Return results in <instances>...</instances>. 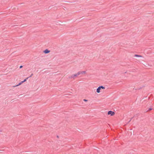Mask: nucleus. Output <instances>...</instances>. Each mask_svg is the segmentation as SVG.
I'll return each mask as SVG.
<instances>
[{
    "label": "nucleus",
    "mask_w": 154,
    "mask_h": 154,
    "mask_svg": "<svg viewBox=\"0 0 154 154\" xmlns=\"http://www.w3.org/2000/svg\"><path fill=\"white\" fill-rule=\"evenodd\" d=\"M50 52V51L48 50V49H46L44 51V52L45 54H47L49 53Z\"/></svg>",
    "instance_id": "f03ea898"
},
{
    "label": "nucleus",
    "mask_w": 154,
    "mask_h": 154,
    "mask_svg": "<svg viewBox=\"0 0 154 154\" xmlns=\"http://www.w3.org/2000/svg\"><path fill=\"white\" fill-rule=\"evenodd\" d=\"M23 83V82H20L18 85L14 86V87H16V86H18L20 85H21L22 83Z\"/></svg>",
    "instance_id": "39448f33"
},
{
    "label": "nucleus",
    "mask_w": 154,
    "mask_h": 154,
    "mask_svg": "<svg viewBox=\"0 0 154 154\" xmlns=\"http://www.w3.org/2000/svg\"><path fill=\"white\" fill-rule=\"evenodd\" d=\"M28 78H29V77H27V78H26V79H25L23 81H22V82H23H23H26V80L28 79Z\"/></svg>",
    "instance_id": "423d86ee"
},
{
    "label": "nucleus",
    "mask_w": 154,
    "mask_h": 154,
    "mask_svg": "<svg viewBox=\"0 0 154 154\" xmlns=\"http://www.w3.org/2000/svg\"><path fill=\"white\" fill-rule=\"evenodd\" d=\"M33 75V74L32 73V74L31 75H30L29 77H29H29H32Z\"/></svg>",
    "instance_id": "9b49d317"
},
{
    "label": "nucleus",
    "mask_w": 154,
    "mask_h": 154,
    "mask_svg": "<svg viewBox=\"0 0 154 154\" xmlns=\"http://www.w3.org/2000/svg\"><path fill=\"white\" fill-rule=\"evenodd\" d=\"M83 100L84 101H86V102L88 101V100H86V99H84Z\"/></svg>",
    "instance_id": "ddd939ff"
},
{
    "label": "nucleus",
    "mask_w": 154,
    "mask_h": 154,
    "mask_svg": "<svg viewBox=\"0 0 154 154\" xmlns=\"http://www.w3.org/2000/svg\"><path fill=\"white\" fill-rule=\"evenodd\" d=\"M134 56L136 57H142V56L141 55H137V54H135L134 55Z\"/></svg>",
    "instance_id": "20e7f679"
},
{
    "label": "nucleus",
    "mask_w": 154,
    "mask_h": 154,
    "mask_svg": "<svg viewBox=\"0 0 154 154\" xmlns=\"http://www.w3.org/2000/svg\"><path fill=\"white\" fill-rule=\"evenodd\" d=\"M115 114L114 112L111 111H109L108 112V115H110L111 116H113Z\"/></svg>",
    "instance_id": "f257e3e1"
},
{
    "label": "nucleus",
    "mask_w": 154,
    "mask_h": 154,
    "mask_svg": "<svg viewBox=\"0 0 154 154\" xmlns=\"http://www.w3.org/2000/svg\"><path fill=\"white\" fill-rule=\"evenodd\" d=\"M22 67H23V66H20V68H21Z\"/></svg>",
    "instance_id": "4468645a"
},
{
    "label": "nucleus",
    "mask_w": 154,
    "mask_h": 154,
    "mask_svg": "<svg viewBox=\"0 0 154 154\" xmlns=\"http://www.w3.org/2000/svg\"><path fill=\"white\" fill-rule=\"evenodd\" d=\"M81 74H83V73H85V71H81Z\"/></svg>",
    "instance_id": "1a4fd4ad"
},
{
    "label": "nucleus",
    "mask_w": 154,
    "mask_h": 154,
    "mask_svg": "<svg viewBox=\"0 0 154 154\" xmlns=\"http://www.w3.org/2000/svg\"><path fill=\"white\" fill-rule=\"evenodd\" d=\"M81 71L80 72H78V73H76L77 74V75H79L81 73Z\"/></svg>",
    "instance_id": "6e6552de"
},
{
    "label": "nucleus",
    "mask_w": 154,
    "mask_h": 154,
    "mask_svg": "<svg viewBox=\"0 0 154 154\" xmlns=\"http://www.w3.org/2000/svg\"><path fill=\"white\" fill-rule=\"evenodd\" d=\"M152 109L151 108H150L149 109V110H152Z\"/></svg>",
    "instance_id": "2eb2a0df"
},
{
    "label": "nucleus",
    "mask_w": 154,
    "mask_h": 154,
    "mask_svg": "<svg viewBox=\"0 0 154 154\" xmlns=\"http://www.w3.org/2000/svg\"><path fill=\"white\" fill-rule=\"evenodd\" d=\"M100 88V89H105V87H104V86H99Z\"/></svg>",
    "instance_id": "0eeeda50"
},
{
    "label": "nucleus",
    "mask_w": 154,
    "mask_h": 154,
    "mask_svg": "<svg viewBox=\"0 0 154 154\" xmlns=\"http://www.w3.org/2000/svg\"><path fill=\"white\" fill-rule=\"evenodd\" d=\"M74 77H75L74 76V75H73L70 77V78H74Z\"/></svg>",
    "instance_id": "9d476101"
},
{
    "label": "nucleus",
    "mask_w": 154,
    "mask_h": 154,
    "mask_svg": "<svg viewBox=\"0 0 154 154\" xmlns=\"http://www.w3.org/2000/svg\"><path fill=\"white\" fill-rule=\"evenodd\" d=\"M78 76V75H77V74L74 75V77L77 76Z\"/></svg>",
    "instance_id": "f8f14e48"
},
{
    "label": "nucleus",
    "mask_w": 154,
    "mask_h": 154,
    "mask_svg": "<svg viewBox=\"0 0 154 154\" xmlns=\"http://www.w3.org/2000/svg\"><path fill=\"white\" fill-rule=\"evenodd\" d=\"M101 89L100 87H98L97 89V92L98 93H99L100 92Z\"/></svg>",
    "instance_id": "7ed1b4c3"
},
{
    "label": "nucleus",
    "mask_w": 154,
    "mask_h": 154,
    "mask_svg": "<svg viewBox=\"0 0 154 154\" xmlns=\"http://www.w3.org/2000/svg\"><path fill=\"white\" fill-rule=\"evenodd\" d=\"M131 119L130 120V121H129V122H130L131 121Z\"/></svg>",
    "instance_id": "dca6fc26"
}]
</instances>
